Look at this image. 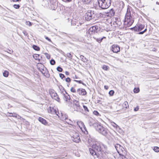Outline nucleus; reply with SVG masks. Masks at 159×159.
I'll return each instance as SVG.
<instances>
[{
    "instance_id": "nucleus-1",
    "label": "nucleus",
    "mask_w": 159,
    "mask_h": 159,
    "mask_svg": "<svg viewBox=\"0 0 159 159\" xmlns=\"http://www.w3.org/2000/svg\"><path fill=\"white\" fill-rule=\"evenodd\" d=\"M92 148H89V151L91 154L95 158L98 157L100 154L107 155L109 154L106 147L98 141L92 145Z\"/></svg>"
},
{
    "instance_id": "nucleus-2",
    "label": "nucleus",
    "mask_w": 159,
    "mask_h": 159,
    "mask_svg": "<svg viewBox=\"0 0 159 159\" xmlns=\"http://www.w3.org/2000/svg\"><path fill=\"white\" fill-rule=\"evenodd\" d=\"M134 22L131 16V12L129 8H127L124 20V24L129 27L132 25Z\"/></svg>"
},
{
    "instance_id": "nucleus-3",
    "label": "nucleus",
    "mask_w": 159,
    "mask_h": 159,
    "mask_svg": "<svg viewBox=\"0 0 159 159\" xmlns=\"http://www.w3.org/2000/svg\"><path fill=\"white\" fill-rule=\"evenodd\" d=\"M99 7L102 9L108 8L111 5V0H98Z\"/></svg>"
},
{
    "instance_id": "nucleus-4",
    "label": "nucleus",
    "mask_w": 159,
    "mask_h": 159,
    "mask_svg": "<svg viewBox=\"0 0 159 159\" xmlns=\"http://www.w3.org/2000/svg\"><path fill=\"white\" fill-rule=\"evenodd\" d=\"M95 129L99 133L104 136H106L108 134L107 129L99 124Z\"/></svg>"
},
{
    "instance_id": "nucleus-5",
    "label": "nucleus",
    "mask_w": 159,
    "mask_h": 159,
    "mask_svg": "<svg viewBox=\"0 0 159 159\" xmlns=\"http://www.w3.org/2000/svg\"><path fill=\"white\" fill-rule=\"evenodd\" d=\"M95 15L93 11L89 10L86 13L85 18L87 20L89 21L93 19L95 17Z\"/></svg>"
},
{
    "instance_id": "nucleus-6",
    "label": "nucleus",
    "mask_w": 159,
    "mask_h": 159,
    "mask_svg": "<svg viewBox=\"0 0 159 159\" xmlns=\"http://www.w3.org/2000/svg\"><path fill=\"white\" fill-rule=\"evenodd\" d=\"M110 24L113 29L120 26L121 24V22L119 19L117 18H115L113 19L112 21L110 22Z\"/></svg>"
},
{
    "instance_id": "nucleus-7",
    "label": "nucleus",
    "mask_w": 159,
    "mask_h": 159,
    "mask_svg": "<svg viewBox=\"0 0 159 159\" xmlns=\"http://www.w3.org/2000/svg\"><path fill=\"white\" fill-rule=\"evenodd\" d=\"M145 27L144 25L141 24H137L135 27L132 28L131 29L135 31L139 32L142 30Z\"/></svg>"
},
{
    "instance_id": "nucleus-8",
    "label": "nucleus",
    "mask_w": 159,
    "mask_h": 159,
    "mask_svg": "<svg viewBox=\"0 0 159 159\" xmlns=\"http://www.w3.org/2000/svg\"><path fill=\"white\" fill-rule=\"evenodd\" d=\"M73 107L74 111H79L80 109V105L79 102L77 100H74L73 101Z\"/></svg>"
},
{
    "instance_id": "nucleus-9",
    "label": "nucleus",
    "mask_w": 159,
    "mask_h": 159,
    "mask_svg": "<svg viewBox=\"0 0 159 159\" xmlns=\"http://www.w3.org/2000/svg\"><path fill=\"white\" fill-rule=\"evenodd\" d=\"M49 93L52 99H54L58 102L60 101V98L58 96L55 91H51Z\"/></svg>"
},
{
    "instance_id": "nucleus-10",
    "label": "nucleus",
    "mask_w": 159,
    "mask_h": 159,
    "mask_svg": "<svg viewBox=\"0 0 159 159\" xmlns=\"http://www.w3.org/2000/svg\"><path fill=\"white\" fill-rule=\"evenodd\" d=\"M89 124L90 126H93L96 128L99 123L92 118H90L89 121Z\"/></svg>"
},
{
    "instance_id": "nucleus-11",
    "label": "nucleus",
    "mask_w": 159,
    "mask_h": 159,
    "mask_svg": "<svg viewBox=\"0 0 159 159\" xmlns=\"http://www.w3.org/2000/svg\"><path fill=\"white\" fill-rule=\"evenodd\" d=\"M97 29L96 27L93 26L90 28L88 32L90 35H92L97 33Z\"/></svg>"
},
{
    "instance_id": "nucleus-12",
    "label": "nucleus",
    "mask_w": 159,
    "mask_h": 159,
    "mask_svg": "<svg viewBox=\"0 0 159 159\" xmlns=\"http://www.w3.org/2000/svg\"><path fill=\"white\" fill-rule=\"evenodd\" d=\"M111 50L113 52L117 53L120 51V48L118 45L113 44L112 46Z\"/></svg>"
},
{
    "instance_id": "nucleus-13",
    "label": "nucleus",
    "mask_w": 159,
    "mask_h": 159,
    "mask_svg": "<svg viewBox=\"0 0 159 159\" xmlns=\"http://www.w3.org/2000/svg\"><path fill=\"white\" fill-rule=\"evenodd\" d=\"M115 14V12L114 10L112 9H111L109 12L105 13V16L111 17L113 16Z\"/></svg>"
},
{
    "instance_id": "nucleus-14",
    "label": "nucleus",
    "mask_w": 159,
    "mask_h": 159,
    "mask_svg": "<svg viewBox=\"0 0 159 159\" xmlns=\"http://www.w3.org/2000/svg\"><path fill=\"white\" fill-rule=\"evenodd\" d=\"M77 93L80 95H85L87 93L85 89H79L77 90Z\"/></svg>"
},
{
    "instance_id": "nucleus-15",
    "label": "nucleus",
    "mask_w": 159,
    "mask_h": 159,
    "mask_svg": "<svg viewBox=\"0 0 159 159\" xmlns=\"http://www.w3.org/2000/svg\"><path fill=\"white\" fill-rule=\"evenodd\" d=\"M96 142H97V141L94 139L91 138H90L88 139V142L89 143L90 146H91L92 147V145L94 144Z\"/></svg>"
},
{
    "instance_id": "nucleus-16",
    "label": "nucleus",
    "mask_w": 159,
    "mask_h": 159,
    "mask_svg": "<svg viewBox=\"0 0 159 159\" xmlns=\"http://www.w3.org/2000/svg\"><path fill=\"white\" fill-rule=\"evenodd\" d=\"M48 113H51L52 114H54L57 113V111L53 107H49L48 108Z\"/></svg>"
},
{
    "instance_id": "nucleus-17",
    "label": "nucleus",
    "mask_w": 159,
    "mask_h": 159,
    "mask_svg": "<svg viewBox=\"0 0 159 159\" xmlns=\"http://www.w3.org/2000/svg\"><path fill=\"white\" fill-rule=\"evenodd\" d=\"M38 120L42 124L45 125H46L48 124V122L45 119L41 117H39Z\"/></svg>"
},
{
    "instance_id": "nucleus-18",
    "label": "nucleus",
    "mask_w": 159,
    "mask_h": 159,
    "mask_svg": "<svg viewBox=\"0 0 159 159\" xmlns=\"http://www.w3.org/2000/svg\"><path fill=\"white\" fill-rule=\"evenodd\" d=\"M76 138L71 139L75 143H78L79 142L80 139V137L78 133H76Z\"/></svg>"
},
{
    "instance_id": "nucleus-19",
    "label": "nucleus",
    "mask_w": 159,
    "mask_h": 159,
    "mask_svg": "<svg viewBox=\"0 0 159 159\" xmlns=\"http://www.w3.org/2000/svg\"><path fill=\"white\" fill-rule=\"evenodd\" d=\"M66 94H64V99L65 100L67 101L68 100L70 99V95L66 93V91H65Z\"/></svg>"
},
{
    "instance_id": "nucleus-20",
    "label": "nucleus",
    "mask_w": 159,
    "mask_h": 159,
    "mask_svg": "<svg viewBox=\"0 0 159 159\" xmlns=\"http://www.w3.org/2000/svg\"><path fill=\"white\" fill-rule=\"evenodd\" d=\"M93 38L96 40L97 41L100 43L102 41L103 39H105L106 37L104 36L102 38H96L94 37H93Z\"/></svg>"
},
{
    "instance_id": "nucleus-21",
    "label": "nucleus",
    "mask_w": 159,
    "mask_h": 159,
    "mask_svg": "<svg viewBox=\"0 0 159 159\" xmlns=\"http://www.w3.org/2000/svg\"><path fill=\"white\" fill-rule=\"evenodd\" d=\"M77 125L79 126V127L81 129V130L83 131L82 129V126L83 125H84V124L83 122L81 121H78L77 122Z\"/></svg>"
},
{
    "instance_id": "nucleus-22",
    "label": "nucleus",
    "mask_w": 159,
    "mask_h": 159,
    "mask_svg": "<svg viewBox=\"0 0 159 159\" xmlns=\"http://www.w3.org/2000/svg\"><path fill=\"white\" fill-rule=\"evenodd\" d=\"M115 148H116L117 151L120 154L119 152V150L118 148H119L120 149H122V147L119 144H116L115 145Z\"/></svg>"
},
{
    "instance_id": "nucleus-23",
    "label": "nucleus",
    "mask_w": 159,
    "mask_h": 159,
    "mask_svg": "<svg viewBox=\"0 0 159 159\" xmlns=\"http://www.w3.org/2000/svg\"><path fill=\"white\" fill-rule=\"evenodd\" d=\"M61 120H66L67 118V116L65 114H61Z\"/></svg>"
},
{
    "instance_id": "nucleus-24",
    "label": "nucleus",
    "mask_w": 159,
    "mask_h": 159,
    "mask_svg": "<svg viewBox=\"0 0 159 159\" xmlns=\"http://www.w3.org/2000/svg\"><path fill=\"white\" fill-rule=\"evenodd\" d=\"M39 55L38 54H35L33 55V58L35 59L36 60H37L39 61H40V59L39 58Z\"/></svg>"
},
{
    "instance_id": "nucleus-25",
    "label": "nucleus",
    "mask_w": 159,
    "mask_h": 159,
    "mask_svg": "<svg viewBox=\"0 0 159 159\" xmlns=\"http://www.w3.org/2000/svg\"><path fill=\"white\" fill-rule=\"evenodd\" d=\"M33 48L34 50L36 51H38L40 50V48L39 47L35 45H34L33 46Z\"/></svg>"
},
{
    "instance_id": "nucleus-26",
    "label": "nucleus",
    "mask_w": 159,
    "mask_h": 159,
    "mask_svg": "<svg viewBox=\"0 0 159 159\" xmlns=\"http://www.w3.org/2000/svg\"><path fill=\"white\" fill-rule=\"evenodd\" d=\"M123 106L124 107L127 108L128 107H129V105L128 102L126 101L125 102L123 103Z\"/></svg>"
},
{
    "instance_id": "nucleus-27",
    "label": "nucleus",
    "mask_w": 159,
    "mask_h": 159,
    "mask_svg": "<svg viewBox=\"0 0 159 159\" xmlns=\"http://www.w3.org/2000/svg\"><path fill=\"white\" fill-rule=\"evenodd\" d=\"M66 56L70 60L72 58V56L70 53H67L66 54Z\"/></svg>"
},
{
    "instance_id": "nucleus-28",
    "label": "nucleus",
    "mask_w": 159,
    "mask_h": 159,
    "mask_svg": "<svg viewBox=\"0 0 159 159\" xmlns=\"http://www.w3.org/2000/svg\"><path fill=\"white\" fill-rule=\"evenodd\" d=\"M3 74L4 76L5 77H7L9 75L8 72L6 70L4 71Z\"/></svg>"
},
{
    "instance_id": "nucleus-29",
    "label": "nucleus",
    "mask_w": 159,
    "mask_h": 159,
    "mask_svg": "<svg viewBox=\"0 0 159 159\" xmlns=\"http://www.w3.org/2000/svg\"><path fill=\"white\" fill-rule=\"evenodd\" d=\"M66 120V122L68 124H70L71 125H72V123L73 122L70 119H68L67 118Z\"/></svg>"
},
{
    "instance_id": "nucleus-30",
    "label": "nucleus",
    "mask_w": 159,
    "mask_h": 159,
    "mask_svg": "<svg viewBox=\"0 0 159 159\" xmlns=\"http://www.w3.org/2000/svg\"><path fill=\"white\" fill-rule=\"evenodd\" d=\"M139 91V88H135L134 89V92L135 93H137Z\"/></svg>"
},
{
    "instance_id": "nucleus-31",
    "label": "nucleus",
    "mask_w": 159,
    "mask_h": 159,
    "mask_svg": "<svg viewBox=\"0 0 159 159\" xmlns=\"http://www.w3.org/2000/svg\"><path fill=\"white\" fill-rule=\"evenodd\" d=\"M153 149L154 151L156 152H159V148L157 147H154Z\"/></svg>"
},
{
    "instance_id": "nucleus-32",
    "label": "nucleus",
    "mask_w": 159,
    "mask_h": 159,
    "mask_svg": "<svg viewBox=\"0 0 159 159\" xmlns=\"http://www.w3.org/2000/svg\"><path fill=\"white\" fill-rule=\"evenodd\" d=\"M55 61L53 59H51L50 61V63L52 65H55Z\"/></svg>"
},
{
    "instance_id": "nucleus-33",
    "label": "nucleus",
    "mask_w": 159,
    "mask_h": 159,
    "mask_svg": "<svg viewBox=\"0 0 159 159\" xmlns=\"http://www.w3.org/2000/svg\"><path fill=\"white\" fill-rule=\"evenodd\" d=\"M57 69L58 71L60 72H62L63 70L62 68L60 66H58L57 68Z\"/></svg>"
},
{
    "instance_id": "nucleus-34",
    "label": "nucleus",
    "mask_w": 159,
    "mask_h": 159,
    "mask_svg": "<svg viewBox=\"0 0 159 159\" xmlns=\"http://www.w3.org/2000/svg\"><path fill=\"white\" fill-rule=\"evenodd\" d=\"M93 114L97 116H100V115L98 113V112L96 111H94L93 112Z\"/></svg>"
},
{
    "instance_id": "nucleus-35",
    "label": "nucleus",
    "mask_w": 159,
    "mask_h": 159,
    "mask_svg": "<svg viewBox=\"0 0 159 159\" xmlns=\"http://www.w3.org/2000/svg\"><path fill=\"white\" fill-rule=\"evenodd\" d=\"M102 68L105 70H107L108 68V67L106 65H104L102 66Z\"/></svg>"
},
{
    "instance_id": "nucleus-36",
    "label": "nucleus",
    "mask_w": 159,
    "mask_h": 159,
    "mask_svg": "<svg viewBox=\"0 0 159 159\" xmlns=\"http://www.w3.org/2000/svg\"><path fill=\"white\" fill-rule=\"evenodd\" d=\"M114 93V92L113 90H110L109 93V94L110 95L112 96H113Z\"/></svg>"
},
{
    "instance_id": "nucleus-37",
    "label": "nucleus",
    "mask_w": 159,
    "mask_h": 159,
    "mask_svg": "<svg viewBox=\"0 0 159 159\" xmlns=\"http://www.w3.org/2000/svg\"><path fill=\"white\" fill-rule=\"evenodd\" d=\"M111 123V125L115 128H117L118 127V125L114 122H112Z\"/></svg>"
},
{
    "instance_id": "nucleus-38",
    "label": "nucleus",
    "mask_w": 159,
    "mask_h": 159,
    "mask_svg": "<svg viewBox=\"0 0 159 159\" xmlns=\"http://www.w3.org/2000/svg\"><path fill=\"white\" fill-rule=\"evenodd\" d=\"M20 6L19 4H14L13 5V7L16 9H18L20 7Z\"/></svg>"
},
{
    "instance_id": "nucleus-39",
    "label": "nucleus",
    "mask_w": 159,
    "mask_h": 159,
    "mask_svg": "<svg viewBox=\"0 0 159 159\" xmlns=\"http://www.w3.org/2000/svg\"><path fill=\"white\" fill-rule=\"evenodd\" d=\"M147 28H146L145 29H144V30L143 31L139 32L138 33V34H143L144 32H146L147 31Z\"/></svg>"
},
{
    "instance_id": "nucleus-40",
    "label": "nucleus",
    "mask_w": 159,
    "mask_h": 159,
    "mask_svg": "<svg viewBox=\"0 0 159 159\" xmlns=\"http://www.w3.org/2000/svg\"><path fill=\"white\" fill-rule=\"evenodd\" d=\"M83 107L84 108V110L85 111H86L88 112L89 111V110L87 106H85V105H84L83 106Z\"/></svg>"
},
{
    "instance_id": "nucleus-41",
    "label": "nucleus",
    "mask_w": 159,
    "mask_h": 159,
    "mask_svg": "<svg viewBox=\"0 0 159 159\" xmlns=\"http://www.w3.org/2000/svg\"><path fill=\"white\" fill-rule=\"evenodd\" d=\"M59 76L61 79H63L65 77L64 75L61 73H60L59 74Z\"/></svg>"
},
{
    "instance_id": "nucleus-42",
    "label": "nucleus",
    "mask_w": 159,
    "mask_h": 159,
    "mask_svg": "<svg viewBox=\"0 0 159 159\" xmlns=\"http://www.w3.org/2000/svg\"><path fill=\"white\" fill-rule=\"evenodd\" d=\"M70 91L73 93H75L76 92L75 89L73 87H72L71 88Z\"/></svg>"
},
{
    "instance_id": "nucleus-43",
    "label": "nucleus",
    "mask_w": 159,
    "mask_h": 159,
    "mask_svg": "<svg viewBox=\"0 0 159 159\" xmlns=\"http://www.w3.org/2000/svg\"><path fill=\"white\" fill-rule=\"evenodd\" d=\"M84 3L87 4L89 3L90 2V0H82Z\"/></svg>"
},
{
    "instance_id": "nucleus-44",
    "label": "nucleus",
    "mask_w": 159,
    "mask_h": 159,
    "mask_svg": "<svg viewBox=\"0 0 159 159\" xmlns=\"http://www.w3.org/2000/svg\"><path fill=\"white\" fill-rule=\"evenodd\" d=\"M80 58L83 61H84V59H86V58H84V57L83 55H81L80 56Z\"/></svg>"
},
{
    "instance_id": "nucleus-45",
    "label": "nucleus",
    "mask_w": 159,
    "mask_h": 159,
    "mask_svg": "<svg viewBox=\"0 0 159 159\" xmlns=\"http://www.w3.org/2000/svg\"><path fill=\"white\" fill-rule=\"evenodd\" d=\"M65 80L67 82H70V79L69 77H68Z\"/></svg>"
},
{
    "instance_id": "nucleus-46",
    "label": "nucleus",
    "mask_w": 159,
    "mask_h": 159,
    "mask_svg": "<svg viewBox=\"0 0 159 159\" xmlns=\"http://www.w3.org/2000/svg\"><path fill=\"white\" fill-rule=\"evenodd\" d=\"M63 1L65 2H71L72 0H62Z\"/></svg>"
},
{
    "instance_id": "nucleus-47",
    "label": "nucleus",
    "mask_w": 159,
    "mask_h": 159,
    "mask_svg": "<svg viewBox=\"0 0 159 159\" xmlns=\"http://www.w3.org/2000/svg\"><path fill=\"white\" fill-rule=\"evenodd\" d=\"M74 81L77 82L79 84H81L82 83V81L81 80H74Z\"/></svg>"
},
{
    "instance_id": "nucleus-48",
    "label": "nucleus",
    "mask_w": 159,
    "mask_h": 159,
    "mask_svg": "<svg viewBox=\"0 0 159 159\" xmlns=\"http://www.w3.org/2000/svg\"><path fill=\"white\" fill-rule=\"evenodd\" d=\"M23 33L25 36H27L28 35L26 31L25 30H24L23 31Z\"/></svg>"
},
{
    "instance_id": "nucleus-49",
    "label": "nucleus",
    "mask_w": 159,
    "mask_h": 159,
    "mask_svg": "<svg viewBox=\"0 0 159 159\" xmlns=\"http://www.w3.org/2000/svg\"><path fill=\"white\" fill-rule=\"evenodd\" d=\"M27 24L29 26H30L31 25V23L30 21H26Z\"/></svg>"
},
{
    "instance_id": "nucleus-50",
    "label": "nucleus",
    "mask_w": 159,
    "mask_h": 159,
    "mask_svg": "<svg viewBox=\"0 0 159 159\" xmlns=\"http://www.w3.org/2000/svg\"><path fill=\"white\" fill-rule=\"evenodd\" d=\"M45 38L46 39H47V40H48V41H49L50 42H51V40H50V39H49L48 38V37H46L45 36Z\"/></svg>"
},
{
    "instance_id": "nucleus-51",
    "label": "nucleus",
    "mask_w": 159,
    "mask_h": 159,
    "mask_svg": "<svg viewBox=\"0 0 159 159\" xmlns=\"http://www.w3.org/2000/svg\"><path fill=\"white\" fill-rule=\"evenodd\" d=\"M139 109V108L138 107H137L134 109V111H138Z\"/></svg>"
},
{
    "instance_id": "nucleus-52",
    "label": "nucleus",
    "mask_w": 159,
    "mask_h": 159,
    "mask_svg": "<svg viewBox=\"0 0 159 159\" xmlns=\"http://www.w3.org/2000/svg\"><path fill=\"white\" fill-rule=\"evenodd\" d=\"M120 155L122 156V159H128L127 158L125 157L123 155H121L120 154Z\"/></svg>"
},
{
    "instance_id": "nucleus-53",
    "label": "nucleus",
    "mask_w": 159,
    "mask_h": 159,
    "mask_svg": "<svg viewBox=\"0 0 159 159\" xmlns=\"http://www.w3.org/2000/svg\"><path fill=\"white\" fill-rule=\"evenodd\" d=\"M82 126L83 127V128L88 133V131L87 130V129L84 125H83V126Z\"/></svg>"
},
{
    "instance_id": "nucleus-54",
    "label": "nucleus",
    "mask_w": 159,
    "mask_h": 159,
    "mask_svg": "<svg viewBox=\"0 0 159 159\" xmlns=\"http://www.w3.org/2000/svg\"><path fill=\"white\" fill-rule=\"evenodd\" d=\"M82 126L83 127V128L88 133V131L87 130V129L84 125H83V126Z\"/></svg>"
},
{
    "instance_id": "nucleus-55",
    "label": "nucleus",
    "mask_w": 159,
    "mask_h": 159,
    "mask_svg": "<svg viewBox=\"0 0 159 159\" xmlns=\"http://www.w3.org/2000/svg\"><path fill=\"white\" fill-rule=\"evenodd\" d=\"M76 138V133L72 137L71 139H75Z\"/></svg>"
},
{
    "instance_id": "nucleus-56",
    "label": "nucleus",
    "mask_w": 159,
    "mask_h": 159,
    "mask_svg": "<svg viewBox=\"0 0 159 159\" xmlns=\"http://www.w3.org/2000/svg\"><path fill=\"white\" fill-rule=\"evenodd\" d=\"M65 74L67 75H69V73L67 71H66L65 72Z\"/></svg>"
},
{
    "instance_id": "nucleus-57",
    "label": "nucleus",
    "mask_w": 159,
    "mask_h": 159,
    "mask_svg": "<svg viewBox=\"0 0 159 159\" xmlns=\"http://www.w3.org/2000/svg\"><path fill=\"white\" fill-rule=\"evenodd\" d=\"M56 114L57 116H58L59 117H60V115H59V113L58 112H57V113L56 114Z\"/></svg>"
},
{
    "instance_id": "nucleus-58",
    "label": "nucleus",
    "mask_w": 159,
    "mask_h": 159,
    "mask_svg": "<svg viewBox=\"0 0 159 159\" xmlns=\"http://www.w3.org/2000/svg\"><path fill=\"white\" fill-rule=\"evenodd\" d=\"M10 114L9 116H13L12 115V114L11 113H10Z\"/></svg>"
},
{
    "instance_id": "nucleus-59",
    "label": "nucleus",
    "mask_w": 159,
    "mask_h": 159,
    "mask_svg": "<svg viewBox=\"0 0 159 159\" xmlns=\"http://www.w3.org/2000/svg\"><path fill=\"white\" fill-rule=\"evenodd\" d=\"M13 2H18L20 0H12Z\"/></svg>"
},
{
    "instance_id": "nucleus-60",
    "label": "nucleus",
    "mask_w": 159,
    "mask_h": 159,
    "mask_svg": "<svg viewBox=\"0 0 159 159\" xmlns=\"http://www.w3.org/2000/svg\"><path fill=\"white\" fill-rule=\"evenodd\" d=\"M47 58L48 59H50V56H47Z\"/></svg>"
},
{
    "instance_id": "nucleus-61",
    "label": "nucleus",
    "mask_w": 159,
    "mask_h": 159,
    "mask_svg": "<svg viewBox=\"0 0 159 159\" xmlns=\"http://www.w3.org/2000/svg\"><path fill=\"white\" fill-rule=\"evenodd\" d=\"M104 88H105V89H107V86H104Z\"/></svg>"
},
{
    "instance_id": "nucleus-62",
    "label": "nucleus",
    "mask_w": 159,
    "mask_h": 159,
    "mask_svg": "<svg viewBox=\"0 0 159 159\" xmlns=\"http://www.w3.org/2000/svg\"><path fill=\"white\" fill-rule=\"evenodd\" d=\"M81 84H83V85H84V86H86V85L84 84V83L83 82H82V83H81Z\"/></svg>"
},
{
    "instance_id": "nucleus-63",
    "label": "nucleus",
    "mask_w": 159,
    "mask_h": 159,
    "mask_svg": "<svg viewBox=\"0 0 159 159\" xmlns=\"http://www.w3.org/2000/svg\"><path fill=\"white\" fill-rule=\"evenodd\" d=\"M156 4H158V5H159V2H156Z\"/></svg>"
},
{
    "instance_id": "nucleus-64",
    "label": "nucleus",
    "mask_w": 159,
    "mask_h": 159,
    "mask_svg": "<svg viewBox=\"0 0 159 159\" xmlns=\"http://www.w3.org/2000/svg\"><path fill=\"white\" fill-rule=\"evenodd\" d=\"M42 72V74H44V75H45V74H45V73H43V72H42Z\"/></svg>"
}]
</instances>
